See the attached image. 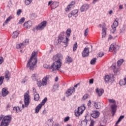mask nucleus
<instances>
[{"label": "nucleus", "mask_w": 126, "mask_h": 126, "mask_svg": "<svg viewBox=\"0 0 126 126\" xmlns=\"http://www.w3.org/2000/svg\"><path fill=\"white\" fill-rule=\"evenodd\" d=\"M119 9H123V5H119Z\"/></svg>", "instance_id": "nucleus-61"}, {"label": "nucleus", "mask_w": 126, "mask_h": 126, "mask_svg": "<svg viewBox=\"0 0 126 126\" xmlns=\"http://www.w3.org/2000/svg\"><path fill=\"white\" fill-rule=\"evenodd\" d=\"M108 100L110 103H116V101H115V99H109Z\"/></svg>", "instance_id": "nucleus-52"}, {"label": "nucleus", "mask_w": 126, "mask_h": 126, "mask_svg": "<svg viewBox=\"0 0 126 126\" xmlns=\"http://www.w3.org/2000/svg\"><path fill=\"white\" fill-rule=\"evenodd\" d=\"M123 63H124V59L119 60L117 62V66H121V65H122V64H123Z\"/></svg>", "instance_id": "nucleus-34"}, {"label": "nucleus", "mask_w": 126, "mask_h": 126, "mask_svg": "<svg viewBox=\"0 0 126 126\" xmlns=\"http://www.w3.org/2000/svg\"><path fill=\"white\" fill-rule=\"evenodd\" d=\"M31 26H32V21H28L24 24V27L27 29L30 28Z\"/></svg>", "instance_id": "nucleus-16"}, {"label": "nucleus", "mask_w": 126, "mask_h": 126, "mask_svg": "<svg viewBox=\"0 0 126 126\" xmlns=\"http://www.w3.org/2000/svg\"><path fill=\"white\" fill-rule=\"evenodd\" d=\"M26 81H27V79H26V77L25 78L23 79L21 82V83L24 84L25 83V82H26Z\"/></svg>", "instance_id": "nucleus-56"}, {"label": "nucleus", "mask_w": 126, "mask_h": 126, "mask_svg": "<svg viewBox=\"0 0 126 126\" xmlns=\"http://www.w3.org/2000/svg\"><path fill=\"white\" fill-rule=\"evenodd\" d=\"M94 82V79H90L89 81L90 84H93Z\"/></svg>", "instance_id": "nucleus-57"}, {"label": "nucleus", "mask_w": 126, "mask_h": 126, "mask_svg": "<svg viewBox=\"0 0 126 126\" xmlns=\"http://www.w3.org/2000/svg\"><path fill=\"white\" fill-rule=\"evenodd\" d=\"M77 49V43H75L73 47V52H75L76 51V49Z\"/></svg>", "instance_id": "nucleus-45"}, {"label": "nucleus", "mask_w": 126, "mask_h": 126, "mask_svg": "<svg viewBox=\"0 0 126 126\" xmlns=\"http://www.w3.org/2000/svg\"><path fill=\"white\" fill-rule=\"evenodd\" d=\"M12 18H13V17H12V16H10L9 17H8L4 22V23L3 24V26H4L5 24H7V23H8V22L10 21L11 19H12Z\"/></svg>", "instance_id": "nucleus-28"}, {"label": "nucleus", "mask_w": 126, "mask_h": 126, "mask_svg": "<svg viewBox=\"0 0 126 126\" xmlns=\"http://www.w3.org/2000/svg\"><path fill=\"white\" fill-rule=\"evenodd\" d=\"M33 1V0H25V3L26 5H29Z\"/></svg>", "instance_id": "nucleus-38"}, {"label": "nucleus", "mask_w": 126, "mask_h": 126, "mask_svg": "<svg viewBox=\"0 0 126 126\" xmlns=\"http://www.w3.org/2000/svg\"><path fill=\"white\" fill-rule=\"evenodd\" d=\"M37 55H38V51H33L32 54L31 58L27 64V67L31 70H33L35 68V65L37 63V58H36Z\"/></svg>", "instance_id": "nucleus-2"}, {"label": "nucleus", "mask_w": 126, "mask_h": 126, "mask_svg": "<svg viewBox=\"0 0 126 126\" xmlns=\"http://www.w3.org/2000/svg\"><path fill=\"white\" fill-rule=\"evenodd\" d=\"M8 94V92L5 88H4L2 89V95L3 97H5Z\"/></svg>", "instance_id": "nucleus-24"}, {"label": "nucleus", "mask_w": 126, "mask_h": 126, "mask_svg": "<svg viewBox=\"0 0 126 126\" xmlns=\"http://www.w3.org/2000/svg\"><path fill=\"white\" fill-rule=\"evenodd\" d=\"M99 126H105L102 125V123H101V122H100V125H99Z\"/></svg>", "instance_id": "nucleus-64"}, {"label": "nucleus", "mask_w": 126, "mask_h": 126, "mask_svg": "<svg viewBox=\"0 0 126 126\" xmlns=\"http://www.w3.org/2000/svg\"><path fill=\"white\" fill-rule=\"evenodd\" d=\"M51 66H48V65L47 64H44L43 65V67H44V68H53V70H56V69H54V68H51Z\"/></svg>", "instance_id": "nucleus-44"}, {"label": "nucleus", "mask_w": 126, "mask_h": 126, "mask_svg": "<svg viewBox=\"0 0 126 126\" xmlns=\"http://www.w3.org/2000/svg\"><path fill=\"white\" fill-rule=\"evenodd\" d=\"M117 66L116 65H113L112 67L113 70L115 73L117 75H119L121 73V70L119 68H116Z\"/></svg>", "instance_id": "nucleus-15"}, {"label": "nucleus", "mask_w": 126, "mask_h": 126, "mask_svg": "<svg viewBox=\"0 0 126 126\" xmlns=\"http://www.w3.org/2000/svg\"><path fill=\"white\" fill-rule=\"evenodd\" d=\"M74 4H75V2L72 1L71 3L67 6V8L69 9V7H70V6H73Z\"/></svg>", "instance_id": "nucleus-47"}, {"label": "nucleus", "mask_w": 126, "mask_h": 126, "mask_svg": "<svg viewBox=\"0 0 126 126\" xmlns=\"http://www.w3.org/2000/svg\"><path fill=\"white\" fill-rule=\"evenodd\" d=\"M42 107H43V106L39 104H38L36 107L35 108V113L36 114H38V113H39V111H40V110H41V108H42Z\"/></svg>", "instance_id": "nucleus-26"}, {"label": "nucleus", "mask_w": 126, "mask_h": 126, "mask_svg": "<svg viewBox=\"0 0 126 126\" xmlns=\"http://www.w3.org/2000/svg\"><path fill=\"white\" fill-rule=\"evenodd\" d=\"M9 71H8V70H6L5 72V78H6L7 80H9Z\"/></svg>", "instance_id": "nucleus-30"}, {"label": "nucleus", "mask_w": 126, "mask_h": 126, "mask_svg": "<svg viewBox=\"0 0 126 126\" xmlns=\"http://www.w3.org/2000/svg\"><path fill=\"white\" fill-rule=\"evenodd\" d=\"M17 107H14L13 108V111H15L16 113H17Z\"/></svg>", "instance_id": "nucleus-59"}, {"label": "nucleus", "mask_w": 126, "mask_h": 126, "mask_svg": "<svg viewBox=\"0 0 126 126\" xmlns=\"http://www.w3.org/2000/svg\"><path fill=\"white\" fill-rule=\"evenodd\" d=\"M66 63H72V59L71 57H69V56H67L66 58Z\"/></svg>", "instance_id": "nucleus-27"}, {"label": "nucleus", "mask_w": 126, "mask_h": 126, "mask_svg": "<svg viewBox=\"0 0 126 126\" xmlns=\"http://www.w3.org/2000/svg\"><path fill=\"white\" fill-rule=\"evenodd\" d=\"M111 111L112 113V117H114L117 111V105H116V104H112L111 106Z\"/></svg>", "instance_id": "nucleus-18"}, {"label": "nucleus", "mask_w": 126, "mask_h": 126, "mask_svg": "<svg viewBox=\"0 0 126 126\" xmlns=\"http://www.w3.org/2000/svg\"><path fill=\"white\" fill-rule=\"evenodd\" d=\"M37 81V84L38 87H41V86H43V84L41 81Z\"/></svg>", "instance_id": "nucleus-48"}, {"label": "nucleus", "mask_w": 126, "mask_h": 126, "mask_svg": "<svg viewBox=\"0 0 126 126\" xmlns=\"http://www.w3.org/2000/svg\"><path fill=\"white\" fill-rule=\"evenodd\" d=\"M118 26L119 22L117 20H115L113 22V25L111 26L112 30L113 31V32H112V33H115V31H116V29L117 28V27H118Z\"/></svg>", "instance_id": "nucleus-13"}, {"label": "nucleus", "mask_w": 126, "mask_h": 126, "mask_svg": "<svg viewBox=\"0 0 126 126\" xmlns=\"http://www.w3.org/2000/svg\"><path fill=\"white\" fill-rule=\"evenodd\" d=\"M59 80V78L58 77H56L55 78V81L57 82V81H58Z\"/></svg>", "instance_id": "nucleus-63"}, {"label": "nucleus", "mask_w": 126, "mask_h": 126, "mask_svg": "<svg viewBox=\"0 0 126 126\" xmlns=\"http://www.w3.org/2000/svg\"><path fill=\"white\" fill-rule=\"evenodd\" d=\"M86 107L84 105L81 106L78 108V110L75 113L76 117H79L80 115H82L83 112L85 110Z\"/></svg>", "instance_id": "nucleus-6"}, {"label": "nucleus", "mask_w": 126, "mask_h": 126, "mask_svg": "<svg viewBox=\"0 0 126 126\" xmlns=\"http://www.w3.org/2000/svg\"><path fill=\"white\" fill-rule=\"evenodd\" d=\"M68 16L69 18L72 17L73 15H72V13H71V12L68 14Z\"/></svg>", "instance_id": "nucleus-58"}, {"label": "nucleus", "mask_w": 126, "mask_h": 126, "mask_svg": "<svg viewBox=\"0 0 126 126\" xmlns=\"http://www.w3.org/2000/svg\"><path fill=\"white\" fill-rule=\"evenodd\" d=\"M110 78L111 77H110V76L109 75H105L104 77L105 82L106 83H108V82L110 81Z\"/></svg>", "instance_id": "nucleus-32"}, {"label": "nucleus", "mask_w": 126, "mask_h": 126, "mask_svg": "<svg viewBox=\"0 0 126 126\" xmlns=\"http://www.w3.org/2000/svg\"><path fill=\"white\" fill-rule=\"evenodd\" d=\"M103 56H104V53L103 52H100L98 54V57L99 58H102V57H103Z\"/></svg>", "instance_id": "nucleus-54"}, {"label": "nucleus", "mask_w": 126, "mask_h": 126, "mask_svg": "<svg viewBox=\"0 0 126 126\" xmlns=\"http://www.w3.org/2000/svg\"><path fill=\"white\" fill-rule=\"evenodd\" d=\"M3 63V58L0 57V64H1Z\"/></svg>", "instance_id": "nucleus-55"}, {"label": "nucleus", "mask_w": 126, "mask_h": 126, "mask_svg": "<svg viewBox=\"0 0 126 126\" xmlns=\"http://www.w3.org/2000/svg\"><path fill=\"white\" fill-rule=\"evenodd\" d=\"M48 122H49V124H50V125H48V126H54V121H53V119H49Z\"/></svg>", "instance_id": "nucleus-43"}, {"label": "nucleus", "mask_w": 126, "mask_h": 126, "mask_svg": "<svg viewBox=\"0 0 126 126\" xmlns=\"http://www.w3.org/2000/svg\"><path fill=\"white\" fill-rule=\"evenodd\" d=\"M69 121V117L67 116L65 117L64 119V122L65 123L66 122H68Z\"/></svg>", "instance_id": "nucleus-51"}, {"label": "nucleus", "mask_w": 126, "mask_h": 126, "mask_svg": "<svg viewBox=\"0 0 126 126\" xmlns=\"http://www.w3.org/2000/svg\"><path fill=\"white\" fill-rule=\"evenodd\" d=\"M31 78L34 81H38L39 80V75L37 74H32Z\"/></svg>", "instance_id": "nucleus-21"}, {"label": "nucleus", "mask_w": 126, "mask_h": 126, "mask_svg": "<svg viewBox=\"0 0 126 126\" xmlns=\"http://www.w3.org/2000/svg\"><path fill=\"white\" fill-rule=\"evenodd\" d=\"M87 125V120H84L81 123V126H86Z\"/></svg>", "instance_id": "nucleus-36"}, {"label": "nucleus", "mask_w": 126, "mask_h": 126, "mask_svg": "<svg viewBox=\"0 0 126 126\" xmlns=\"http://www.w3.org/2000/svg\"><path fill=\"white\" fill-rule=\"evenodd\" d=\"M68 41V38L64 35V32H61L58 37V43H67Z\"/></svg>", "instance_id": "nucleus-4"}, {"label": "nucleus", "mask_w": 126, "mask_h": 126, "mask_svg": "<svg viewBox=\"0 0 126 126\" xmlns=\"http://www.w3.org/2000/svg\"><path fill=\"white\" fill-rule=\"evenodd\" d=\"M10 122H11V117L10 116H6L2 120L0 126H8Z\"/></svg>", "instance_id": "nucleus-3"}, {"label": "nucleus", "mask_w": 126, "mask_h": 126, "mask_svg": "<svg viewBox=\"0 0 126 126\" xmlns=\"http://www.w3.org/2000/svg\"><path fill=\"white\" fill-rule=\"evenodd\" d=\"M100 115V113L98 111H94L93 112L92 114H91V117L94 118V119H97L99 115Z\"/></svg>", "instance_id": "nucleus-19"}, {"label": "nucleus", "mask_w": 126, "mask_h": 126, "mask_svg": "<svg viewBox=\"0 0 126 126\" xmlns=\"http://www.w3.org/2000/svg\"><path fill=\"white\" fill-rule=\"evenodd\" d=\"M116 43H112L109 48V52H113V51H116L117 48Z\"/></svg>", "instance_id": "nucleus-22"}, {"label": "nucleus", "mask_w": 126, "mask_h": 126, "mask_svg": "<svg viewBox=\"0 0 126 126\" xmlns=\"http://www.w3.org/2000/svg\"><path fill=\"white\" fill-rule=\"evenodd\" d=\"M96 61H97V58H94L92 59V60L90 62L91 64H94L96 63Z\"/></svg>", "instance_id": "nucleus-37"}, {"label": "nucleus", "mask_w": 126, "mask_h": 126, "mask_svg": "<svg viewBox=\"0 0 126 126\" xmlns=\"http://www.w3.org/2000/svg\"><path fill=\"white\" fill-rule=\"evenodd\" d=\"M21 12H22V11L21 10V9H19L17 12V14L18 15H20V14H21Z\"/></svg>", "instance_id": "nucleus-53"}, {"label": "nucleus", "mask_w": 126, "mask_h": 126, "mask_svg": "<svg viewBox=\"0 0 126 126\" xmlns=\"http://www.w3.org/2000/svg\"><path fill=\"white\" fill-rule=\"evenodd\" d=\"M71 33V30H70V29H68L66 32V34L67 37H69L70 36Z\"/></svg>", "instance_id": "nucleus-39"}, {"label": "nucleus", "mask_w": 126, "mask_h": 126, "mask_svg": "<svg viewBox=\"0 0 126 126\" xmlns=\"http://www.w3.org/2000/svg\"><path fill=\"white\" fill-rule=\"evenodd\" d=\"M88 106H90L91 105V100L89 101V103L88 104Z\"/></svg>", "instance_id": "nucleus-62"}, {"label": "nucleus", "mask_w": 126, "mask_h": 126, "mask_svg": "<svg viewBox=\"0 0 126 126\" xmlns=\"http://www.w3.org/2000/svg\"><path fill=\"white\" fill-rule=\"evenodd\" d=\"M3 80H4V77L0 76V85H2V83H3Z\"/></svg>", "instance_id": "nucleus-42"}, {"label": "nucleus", "mask_w": 126, "mask_h": 126, "mask_svg": "<svg viewBox=\"0 0 126 126\" xmlns=\"http://www.w3.org/2000/svg\"><path fill=\"white\" fill-rule=\"evenodd\" d=\"M102 38H105L106 37V28H104V27H102Z\"/></svg>", "instance_id": "nucleus-31"}, {"label": "nucleus", "mask_w": 126, "mask_h": 126, "mask_svg": "<svg viewBox=\"0 0 126 126\" xmlns=\"http://www.w3.org/2000/svg\"><path fill=\"white\" fill-rule=\"evenodd\" d=\"M46 24H47V22L46 21L41 22V23L36 27V30H43V29L46 27Z\"/></svg>", "instance_id": "nucleus-9"}, {"label": "nucleus", "mask_w": 126, "mask_h": 126, "mask_svg": "<svg viewBox=\"0 0 126 126\" xmlns=\"http://www.w3.org/2000/svg\"><path fill=\"white\" fill-rule=\"evenodd\" d=\"M71 13H72V15H73V16L74 17H76L77 16H78V10H73L72 12H71Z\"/></svg>", "instance_id": "nucleus-29"}, {"label": "nucleus", "mask_w": 126, "mask_h": 126, "mask_svg": "<svg viewBox=\"0 0 126 126\" xmlns=\"http://www.w3.org/2000/svg\"><path fill=\"white\" fill-rule=\"evenodd\" d=\"M24 103L25 107L29 106V104L30 103V95L28 94V92L24 94Z\"/></svg>", "instance_id": "nucleus-5"}, {"label": "nucleus", "mask_w": 126, "mask_h": 126, "mask_svg": "<svg viewBox=\"0 0 126 126\" xmlns=\"http://www.w3.org/2000/svg\"><path fill=\"white\" fill-rule=\"evenodd\" d=\"M54 61H56L51 65V68L57 69L59 70V68H61L62 66V60H63V55L61 54H56L53 56Z\"/></svg>", "instance_id": "nucleus-1"}, {"label": "nucleus", "mask_w": 126, "mask_h": 126, "mask_svg": "<svg viewBox=\"0 0 126 126\" xmlns=\"http://www.w3.org/2000/svg\"><path fill=\"white\" fill-rule=\"evenodd\" d=\"M98 0H94L93 1V3H94V4H95Z\"/></svg>", "instance_id": "nucleus-60"}, {"label": "nucleus", "mask_w": 126, "mask_h": 126, "mask_svg": "<svg viewBox=\"0 0 126 126\" xmlns=\"http://www.w3.org/2000/svg\"><path fill=\"white\" fill-rule=\"evenodd\" d=\"M48 100V98L45 97L42 101H41V103H40V105H42V106H44V104H46V102Z\"/></svg>", "instance_id": "nucleus-35"}, {"label": "nucleus", "mask_w": 126, "mask_h": 126, "mask_svg": "<svg viewBox=\"0 0 126 126\" xmlns=\"http://www.w3.org/2000/svg\"><path fill=\"white\" fill-rule=\"evenodd\" d=\"M50 79V76L47 75L44 77L42 80V86H46L48 84V80Z\"/></svg>", "instance_id": "nucleus-12"}, {"label": "nucleus", "mask_w": 126, "mask_h": 126, "mask_svg": "<svg viewBox=\"0 0 126 126\" xmlns=\"http://www.w3.org/2000/svg\"><path fill=\"white\" fill-rule=\"evenodd\" d=\"M92 104L96 109H101V107H102V103L100 102H96L95 101H93Z\"/></svg>", "instance_id": "nucleus-14"}, {"label": "nucleus", "mask_w": 126, "mask_h": 126, "mask_svg": "<svg viewBox=\"0 0 126 126\" xmlns=\"http://www.w3.org/2000/svg\"><path fill=\"white\" fill-rule=\"evenodd\" d=\"M88 33H89V28H87L84 32V36L85 37H86L88 35Z\"/></svg>", "instance_id": "nucleus-41"}, {"label": "nucleus", "mask_w": 126, "mask_h": 126, "mask_svg": "<svg viewBox=\"0 0 126 126\" xmlns=\"http://www.w3.org/2000/svg\"><path fill=\"white\" fill-rule=\"evenodd\" d=\"M24 21H25V18H22L21 19H20V20L19 21V24H22V23H23V22H24Z\"/></svg>", "instance_id": "nucleus-46"}, {"label": "nucleus", "mask_w": 126, "mask_h": 126, "mask_svg": "<svg viewBox=\"0 0 126 126\" xmlns=\"http://www.w3.org/2000/svg\"><path fill=\"white\" fill-rule=\"evenodd\" d=\"M95 92L97 93L98 97H101V96L103 95V93H104V90L102 89H99L97 88L95 90Z\"/></svg>", "instance_id": "nucleus-20"}, {"label": "nucleus", "mask_w": 126, "mask_h": 126, "mask_svg": "<svg viewBox=\"0 0 126 126\" xmlns=\"http://www.w3.org/2000/svg\"><path fill=\"white\" fill-rule=\"evenodd\" d=\"M46 24H47V22L46 21L41 22V23L36 27V30H43V29L46 27Z\"/></svg>", "instance_id": "nucleus-8"}, {"label": "nucleus", "mask_w": 126, "mask_h": 126, "mask_svg": "<svg viewBox=\"0 0 126 126\" xmlns=\"http://www.w3.org/2000/svg\"><path fill=\"white\" fill-rule=\"evenodd\" d=\"M89 56V48L86 47L84 48L82 52V57L83 58H85Z\"/></svg>", "instance_id": "nucleus-10"}, {"label": "nucleus", "mask_w": 126, "mask_h": 126, "mask_svg": "<svg viewBox=\"0 0 126 126\" xmlns=\"http://www.w3.org/2000/svg\"><path fill=\"white\" fill-rule=\"evenodd\" d=\"M107 122H108V120L107 119V118H104L102 120V123L103 125H106V124H107Z\"/></svg>", "instance_id": "nucleus-49"}, {"label": "nucleus", "mask_w": 126, "mask_h": 126, "mask_svg": "<svg viewBox=\"0 0 126 126\" xmlns=\"http://www.w3.org/2000/svg\"><path fill=\"white\" fill-rule=\"evenodd\" d=\"M88 98V94H85L83 97V100H86Z\"/></svg>", "instance_id": "nucleus-50"}, {"label": "nucleus", "mask_w": 126, "mask_h": 126, "mask_svg": "<svg viewBox=\"0 0 126 126\" xmlns=\"http://www.w3.org/2000/svg\"><path fill=\"white\" fill-rule=\"evenodd\" d=\"M59 2H54L51 5L52 9H55V8H57L58 6H59Z\"/></svg>", "instance_id": "nucleus-25"}, {"label": "nucleus", "mask_w": 126, "mask_h": 126, "mask_svg": "<svg viewBox=\"0 0 126 126\" xmlns=\"http://www.w3.org/2000/svg\"><path fill=\"white\" fill-rule=\"evenodd\" d=\"M28 43H29L28 39H26L23 42L17 44L16 48L17 49H24Z\"/></svg>", "instance_id": "nucleus-7"}, {"label": "nucleus", "mask_w": 126, "mask_h": 126, "mask_svg": "<svg viewBox=\"0 0 126 126\" xmlns=\"http://www.w3.org/2000/svg\"><path fill=\"white\" fill-rule=\"evenodd\" d=\"M89 8V5L88 4H85L83 5L81 8H80V11L81 12H83L84 11H86L87 9Z\"/></svg>", "instance_id": "nucleus-17"}, {"label": "nucleus", "mask_w": 126, "mask_h": 126, "mask_svg": "<svg viewBox=\"0 0 126 126\" xmlns=\"http://www.w3.org/2000/svg\"><path fill=\"white\" fill-rule=\"evenodd\" d=\"M74 92H75V89L74 87L70 88L66 92L67 97L70 96Z\"/></svg>", "instance_id": "nucleus-11"}, {"label": "nucleus", "mask_w": 126, "mask_h": 126, "mask_svg": "<svg viewBox=\"0 0 126 126\" xmlns=\"http://www.w3.org/2000/svg\"><path fill=\"white\" fill-rule=\"evenodd\" d=\"M39 99H40V95L39 94H35L34 100H35V101H39Z\"/></svg>", "instance_id": "nucleus-40"}, {"label": "nucleus", "mask_w": 126, "mask_h": 126, "mask_svg": "<svg viewBox=\"0 0 126 126\" xmlns=\"http://www.w3.org/2000/svg\"><path fill=\"white\" fill-rule=\"evenodd\" d=\"M125 118V116L122 115L118 119L117 122L116 123V125H118L121 122H122V120Z\"/></svg>", "instance_id": "nucleus-33"}, {"label": "nucleus", "mask_w": 126, "mask_h": 126, "mask_svg": "<svg viewBox=\"0 0 126 126\" xmlns=\"http://www.w3.org/2000/svg\"><path fill=\"white\" fill-rule=\"evenodd\" d=\"M19 31H16L13 32L12 34V37L14 39H15L17 37H18V35H19Z\"/></svg>", "instance_id": "nucleus-23"}]
</instances>
